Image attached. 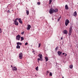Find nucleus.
Returning a JSON list of instances; mask_svg holds the SVG:
<instances>
[{
  "instance_id": "1",
  "label": "nucleus",
  "mask_w": 78,
  "mask_h": 78,
  "mask_svg": "<svg viewBox=\"0 0 78 78\" xmlns=\"http://www.w3.org/2000/svg\"><path fill=\"white\" fill-rule=\"evenodd\" d=\"M58 11V9H51L49 10V12L50 14H52L54 12H57Z\"/></svg>"
},
{
  "instance_id": "2",
  "label": "nucleus",
  "mask_w": 78,
  "mask_h": 78,
  "mask_svg": "<svg viewBox=\"0 0 78 78\" xmlns=\"http://www.w3.org/2000/svg\"><path fill=\"white\" fill-rule=\"evenodd\" d=\"M73 27L72 26H71L69 28V36H71V34H72Z\"/></svg>"
},
{
  "instance_id": "3",
  "label": "nucleus",
  "mask_w": 78,
  "mask_h": 78,
  "mask_svg": "<svg viewBox=\"0 0 78 78\" xmlns=\"http://www.w3.org/2000/svg\"><path fill=\"white\" fill-rule=\"evenodd\" d=\"M19 58L20 59H22L23 58V54L22 52H20L19 55Z\"/></svg>"
},
{
  "instance_id": "4",
  "label": "nucleus",
  "mask_w": 78,
  "mask_h": 78,
  "mask_svg": "<svg viewBox=\"0 0 78 78\" xmlns=\"http://www.w3.org/2000/svg\"><path fill=\"white\" fill-rule=\"evenodd\" d=\"M70 22H69V20L67 19L65 21V25L66 26H67Z\"/></svg>"
},
{
  "instance_id": "5",
  "label": "nucleus",
  "mask_w": 78,
  "mask_h": 78,
  "mask_svg": "<svg viewBox=\"0 0 78 78\" xmlns=\"http://www.w3.org/2000/svg\"><path fill=\"white\" fill-rule=\"evenodd\" d=\"M12 70L13 71H14V70L17 71V68H16V67L14 66L13 67H12Z\"/></svg>"
},
{
  "instance_id": "6",
  "label": "nucleus",
  "mask_w": 78,
  "mask_h": 78,
  "mask_svg": "<svg viewBox=\"0 0 78 78\" xmlns=\"http://www.w3.org/2000/svg\"><path fill=\"white\" fill-rule=\"evenodd\" d=\"M20 36L19 35H18L16 36V39H17L18 41H19L20 40Z\"/></svg>"
},
{
  "instance_id": "7",
  "label": "nucleus",
  "mask_w": 78,
  "mask_h": 78,
  "mask_svg": "<svg viewBox=\"0 0 78 78\" xmlns=\"http://www.w3.org/2000/svg\"><path fill=\"white\" fill-rule=\"evenodd\" d=\"M14 24L15 25H16V26H18V25H19V23H18V22L17 21H14Z\"/></svg>"
},
{
  "instance_id": "8",
  "label": "nucleus",
  "mask_w": 78,
  "mask_h": 78,
  "mask_svg": "<svg viewBox=\"0 0 78 78\" xmlns=\"http://www.w3.org/2000/svg\"><path fill=\"white\" fill-rule=\"evenodd\" d=\"M38 56L40 57V59H42V54H39L38 55Z\"/></svg>"
},
{
  "instance_id": "9",
  "label": "nucleus",
  "mask_w": 78,
  "mask_h": 78,
  "mask_svg": "<svg viewBox=\"0 0 78 78\" xmlns=\"http://www.w3.org/2000/svg\"><path fill=\"white\" fill-rule=\"evenodd\" d=\"M63 34H67V33L68 31L67 30H64L63 31Z\"/></svg>"
},
{
  "instance_id": "10",
  "label": "nucleus",
  "mask_w": 78,
  "mask_h": 78,
  "mask_svg": "<svg viewBox=\"0 0 78 78\" xmlns=\"http://www.w3.org/2000/svg\"><path fill=\"white\" fill-rule=\"evenodd\" d=\"M65 9H67V10H69V6H68V5H66L65 6Z\"/></svg>"
},
{
  "instance_id": "11",
  "label": "nucleus",
  "mask_w": 78,
  "mask_h": 78,
  "mask_svg": "<svg viewBox=\"0 0 78 78\" xmlns=\"http://www.w3.org/2000/svg\"><path fill=\"white\" fill-rule=\"evenodd\" d=\"M27 30H30V28H31V25H30L28 24L27 25Z\"/></svg>"
},
{
  "instance_id": "12",
  "label": "nucleus",
  "mask_w": 78,
  "mask_h": 78,
  "mask_svg": "<svg viewBox=\"0 0 78 78\" xmlns=\"http://www.w3.org/2000/svg\"><path fill=\"white\" fill-rule=\"evenodd\" d=\"M73 16H75V17H76V16H77V13H76V11H75V12H74Z\"/></svg>"
},
{
  "instance_id": "13",
  "label": "nucleus",
  "mask_w": 78,
  "mask_h": 78,
  "mask_svg": "<svg viewBox=\"0 0 78 78\" xmlns=\"http://www.w3.org/2000/svg\"><path fill=\"white\" fill-rule=\"evenodd\" d=\"M18 20L19 21V22H20V23L22 24V20H21V19L20 18H19Z\"/></svg>"
},
{
  "instance_id": "14",
  "label": "nucleus",
  "mask_w": 78,
  "mask_h": 78,
  "mask_svg": "<svg viewBox=\"0 0 78 78\" xmlns=\"http://www.w3.org/2000/svg\"><path fill=\"white\" fill-rule=\"evenodd\" d=\"M58 55H59V56H60V55H61V54H62V53L60 51H58Z\"/></svg>"
},
{
  "instance_id": "15",
  "label": "nucleus",
  "mask_w": 78,
  "mask_h": 78,
  "mask_svg": "<svg viewBox=\"0 0 78 78\" xmlns=\"http://www.w3.org/2000/svg\"><path fill=\"white\" fill-rule=\"evenodd\" d=\"M16 44L18 45H22V44L20 42H17V43Z\"/></svg>"
},
{
  "instance_id": "16",
  "label": "nucleus",
  "mask_w": 78,
  "mask_h": 78,
  "mask_svg": "<svg viewBox=\"0 0 78 78\" xmlns=\"http://www.w3.org/2000/svg\"><path fill=\"white\" fill-rule=\"evenodd\" d=\"M45 59L46 60L45 61H46V62L48 61V57H46L45 58Z\"/></svg>"
},
{
  "instance_id": "17",
  "label": "nucleus",
  "mask_w": 78,
  "mask_h": 78,
  "mask_svg": "<svg viewBox=\"0 0 78 78\" xmlns=\"http://www.w3.org/2000/svg\"><path fill=\"white\" fill-rule=\"evenodd\" d=\"M16 48H19L20 49V46H19V45H18L17 46H16Z\"/></svg>"
},
{
  "instance_id": "18",
  "label": "nucleus",
  "mask_w": 78,
  "mask_h": 78,
  "mask_svg": "<svg viewBox=\"0 0 78 78\" xmlns=\"http://www.w3.org/2000/svg\"><path fill=\"white\" fill-rule=\"evenodd\" d=\"M69 68L71 69H72L73 68V65H70L69 66Z\"/></svg>"
},
{
  "instance_id": "19",
  "label": "nucleus",
  "mask_w": 78,
  "mask_h": 78,
  "mask_svg": "<svg viewBox=\"0 0 78 78\" xmlns=\"http://www.w3.org/2000/svg\"><path fill=\"white\" fill-rule=\"evenodd\" d=\"M58 48H59V47H58V46H57V47L55 48V51H56V50H58Z\"/></svg>"
},
{
  "instance_id": "20",
  "label": "nucleus",
  "mask_w": 78,
  "mask_h": 78,
  "mask_svg": "<svg viewBox=\"0 0 78 78\" xmlns=\"http://www.w3.org/2000/svg\"><path fill=\"white\" fill-rule=\"evenodd\" d=\"M26 13L27 14V15L28 16V14H29V11L27 10Z\"/></svg>"
},
{
  "instance_id": "21",
  "label": "nucleus",
  "mask_w": 78,
  "mask_h": 78,
  "mask_svg": "<svg viewBox=\"0 0 78 78\" xmlns=\"http://www.w3.org/2000/svg\"><path fill=\"white\" fill-rule=\"evenodd\" d=\"M21 41H23V39H24L23 38V37H21Z\"/></svg>"
},
{
  "instance_id": "22",
  "label": "nucleus",
  "mask_w": 78,
  "mask_h": 78,
  "mask_svg": "<svg viewBox=\"0 0 78 78\" xmlns=\"http://www.w3.org/2000/svg\"><path fill=\"white\" fill-rule=\"evenodd\" d=\"M38 60L39 61H43V59H41V58H38Z\"/></svg>"
},
{
  "instance_id": "23",
  "label": "nucleus",
  "mask_w": 78,
  "mask_h": 78,
  "mask_svg": "<svg viewBox=\"0 0 78 78\" xmlns=\"http://www.w3.org/2000/svg\"><path fill=\"white\" fill-rule=\"evenodd\" d=\"M52 75H53L52 73L50 72L49 74V76H52Z\"/></svg>"
},
{
  "instance_id": "24",
  "label": "nucleus",
  "mask_w": 78,
  "mask_h": 78,
  "mask_svg": "<svg viewBox=\"0 0 78 78\" xmlns=\"http://www.w3.org/2000/svg\"><path fill=\"white\" fill-rule=\"evenodd\" d=\"M52 2V0H49V4H50Z\"/></svg>"
},
{
  "instance_id": "25",
  "label": "nucleus",
  "mask_w": 78,
  "mask_h": 78,
  "mask_svg": "<svg viewBox=\"0 0 78 78\" xmlns=\"http://www.w3.org/2000/svg\"><path fill=\"white\" fill-rule=\"evenodd\" d=\"M35 69L37 71L38 70V66L37 67L35 68Z\"/></svg>"
},
{
  "instance_id": "26",
  "label": "nucleus",
  "mask_w": 78,
  "mask_h": 78,
  "mask_svg": "<svg viewBox=\"0 0 78 78\" xmlns=\"http://www.w3.org/2000/svg\"><path fill=\"white\" fill-rule=\"evenodd\" d=\"M37 4L38 5H40L41 4V2H38L37 3Z\"/></svg>"
},
{
  "instance_id": "27",
  "label": "nucleus",
  "mask_w": 78,
  "mask_h": 78,
  "mask_svg": "<svg viewBox=\"0 0 78 78\" xmlns=\"http://www.w3.org/2000/svg\"><path fill=\"white\" fill-rule=\"evenodd\" d=\"M41 44H39V46H38V48H40V47H41Z\"/></svg>"
},
{
  "instance_id": "28",
  "label": "nucleus",
  "mask_w": 78,
  "mask_h": 78,
  "mask_svg": "<svg viewBox=\"0 0 78 78\" xmlns=\"http://www.w3.org/2000/svg\"><path fill=\"white\" fill-rule=\"evenodd\" d=\"M50 73V72H49V71H47L46 72V73H47V74H48V73Z\"/></svg>"
},
{
  "instance_id": "29",
  "label": "nucleus",
  "mask_w": 78,
  "mask_h": 78,
  "mask_svg": "<svg viewBox=\"0 0 78 78\" xmlns=\"http://www.w3.org/2000/svg\"><path fill=\"white\" fill-rule=\"evenodd\" d=\"M18 19H19V18H17L16 19H15V21H17V20H18Z\"/></svg>"
},
{
  "instance_id": "30",
  "label": "nucleus",
  "mask_w": 78,
  "mask_h": 78,
  "mask_svg": "<svg viewBox=\"0 0 78 78\" xmlns=\"http://www.w3.org/2000/svg\"><path fill=\"white\" fill-rule=\"evenodd\" d=\"M2 33V29L0 28V33Z\"/></svg>"
},
{
  "instance_id": "31",
  "label": "nucleus",
  "mask_w": 78,
  "mask_h": 78,
  "mask_svg": "<svg viewBox=\"0 0 78 78\" xmlns=\"http://www.w3.org/2000/svg\"><path fill=\"white\" fill-rule=\"evenodd\" d=\"M24 34V32H21V34Z\"/></svg>"
},
{
  "instance_id": "32",
  "label": "nucleus",
  "mask_w": 78,
  "mask_h": 78,
  "mask_svg": "<svg viewBox=\"0 0 78 78\" xmlns=\"http://www.w3.org/2000/svg\"><path fill=\"white\" fill-rule=\"evenodd\" d=\"M27 44H28V43L27 42H26L25 43V45H27Z\"/></svg>"
},
{
  "instance_id": "33",
  "label": "nucleus",
  "mask_w": 78,
  "mask_h": 78,
  "mask_svg": "<svg viewBox=\"0 0 78 78\" xmlns=\"http://www.w3.org/2000/svg\"><path fill=\"white\" fill-rule=\"evenodd\" d=\"M8 12H9H9H10V11H9V10H8L7 11Z\"/></svg>"
},
{
  "instance_id": "34",
  "label": "nucleus",
  "mask_w": 78,
  "mask_h": 78,
  "mask_svg": "<svg viewBox=\"0 0 78 78\" xmlns=\"http://www.w3.org/2000/svg\"><path fill=\"white\" fill-rule=\"evenodd\" d=\"M59 20H60V18H58V22H59Z\"/></svg>"
},
{
  "instance_id": "35",
  "label": "nucleus",
  "mask_w": 78,
  "mask_h": 78,
  "mask_svg": "<svg viewBox=\"0 0 78 78\" xmlns=\"http://www.w3.org/2000/svg\"><path fill=\"white\" fill-rule=\"evenodd\" d=\"M61 40H62L63 39L62 37H61Z\"/></svg>"
},
{
  "instance_id": "36",
  "label": "nucleus",
  "mask_w": 78,
  "mask_h": 78,
  "mask_svg": "<svg viewBox=\"0 0 78 78\" xmlns=\"http://www.w3.org/2000/svg\"><path fill=\"white\" fill-rule=\"evenodd\" d=\"M61 18V16H60V17L59 18H59V19H60Z\"/></svg>"
},
{
  "instance_id": "37",
  "label": "nucleus",
  "mask_w": 78,
  "mask_h": 78,
  "mask_svg": "<svg viewBox=\"0 0 78 78\" xmlns=\"http://www.w3.org/2000/svg\"><path fill=\"white\" fill-rule=\"evenodd\" d=\"M61 18V16H60V17L59 18H59V19H60Z\"/></svg>"
},
{
  "instance_id": "38",
  "label": "nucleus",
  "mask_w": 78,
  "mask_h": 78,
  "mask_svg": "<svg viewBox=\"0 0 78 78\" xmlns=\"http://www.w3.org/2000/svg\"><path fill=\"white\" fill-rule=\"evenodd\" d=\"M62 55H64V53H62Z\"/></svg>"
},
{
  "instance_id": "39",
  "label": "nucleus",
  "mask_w": 78,
  "mask_h": 78,
  "mask_svg": "<svg viewBox=\"0 0 78 78\" xmlns=\"http://www.w3.org/2000/svg\"><path fill=\"white\" fill-rule=\"evenodd\" d=\"M11 67H12V65H11Z\"/></svg>"
},
{
  "instance_id": "40",
  "label": "nucleus",
  "mask_w": 78,
  "mask_h": 78,
  "mask_svg": "<svg viewBox=\"0 0 78 78\" xmlns=\"http://www.w3.org/2000/svg\"><path fill=\"white\" fill-rule=\"evenodd\" d=\"M67 56V54H66L65 56Z\"/></svg>"
},
{
  "instance_id": "41",
  "label": "nucleus",
  "mask_w": 78,
  "mask_h": 78,
  "mask_svg": "<svg viewBox=\"0 0 78 78\" xmlns=\"http://www.w3.org/2000/svg\"><path fill=\"white\" fill-rule=\"evenodd\" d=\"M33 53H34V51H33Z\"/></svg>"
},
{
  "instance_id": "42",
  "label": "nucleus",
  "mask_w": 78,
  "mask_h": 78,
  "mask_svg": "<svg viewBox=\"0 0 78 78\" xmlns=\"http://www.w3.org/2000/svg\"><path fill=\"white\" fill-rule=\"evenodd\" d=\"M62 78H64V76H63Z\"/></svg>"
},
{
  "instance_id": "43",
  "label": "nucleus",
  "mask_w": 78,
  "mask_h": 78,
  "mask_svg": "<svg viewBox=\"0 0 78 78\" xmlns=\"http://www.w3.org/2000/svg\"><path fill=\"white\" fill-rule=\"evenodd\" d=\"M38 62H39V61H38Z\"/></svg>"
}]
</instances>
